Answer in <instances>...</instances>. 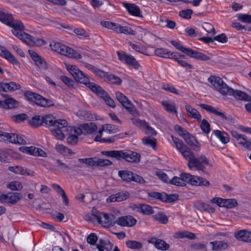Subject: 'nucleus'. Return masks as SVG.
Wrapping results in <instances>:
<instances>
[{
	"mask_svg": "<svg viewBox=\"0 0 251 251\" xmlns=\"http://www.w3.org/2000/svg\"><path fill=\"white\" fill-rule=\"evenodd\" d=\"M138 211L146 215H151L154 213L153 209L151 206L145 204H140L138 207Z\"/></svg>",
	"mask_w": 251,
	"mask_h": 251,
	"instance_id": "nucleus-37",
	"label": "nucleus"
},
{
	"mask_svg": "<svg viewBox=\"0 0 251 251\" xmlns=\"http://www.w3.org/2000/svg\"><path fill=\"white\" fill-rule=\"evenodd\" d=\"M173 54H175L176 55V57L180 61H182L183 63L182 64H180L178 62H177V63L180 65L182 67L185 68L186 70L187 69H193V66L187 62L186 61L181 59V58H184L185 55L184 54H180L176 52H173Z\"/></svg>",
	"mask_w": 251,
	"mask_h": 251,
	"instance_id": "nucleus-36",
	"label": "nucleus"
},
{
	"mask_svg": "<svg viewBox=\"0 0 251 251\" xmlns=\"http://www.w3.org/2000/svg\"><path fill=\"white\" fill-rule=\"evenodd\" d=\"M172 52H173L168 51V50L164 48H157L154 50L155 54L158 56L172 59L176 62H178L180 64L183 63V62L178 60V59L176 57V56L175 55V54H173Z\"/></svg>",
	"mask_w": 251,
	"mask_h": 251,
	"instance_id": "nucleus-20",
	"label": "nucleus"
},
{
	"mask_svg": "<svg viewBox=\"0 0 251 251\" xmlns=\"http://www.w3.org/2000/svg\"><path fill=\"white\" fill-rule=\"evenodd\" d=\"M185 108L190 117L197 119L199 122L201 121V116L197 109L192 108L189 104H186Z\"/></svg>",
	"mask_w": 251,
	"mask_h": 251,
	"instance_id": "nucleus-29",
	"label": "nucleus"
},
{
	"mask_svg": "<svg viewBox=\"0 0 251 251\" xmlns=\"http://www.w3.org/2000/svg\"><path fill=\"white\" fill-rule=\"evenodd\" d=\"M161 88L165 91L177 95L178 94L176 89L171 84L168 83H163L161 86Z\"/></svg>",
	"mask_w": 251,
	"mask_h": 251,
	"instance_id": "nucleus-56",
	"label": "nucleus"
},
{
	"mask_svg": "<svg viewBox=\"0 0 251 251\" xmlns=\"http://www.w3.org/2000/svg\"><path fill=\"white\" fill-rule=\"evenodd\" d=\"M238 205L237 201L234 199H224L223 202V206L226 208H232Z\"/></svg>",
	"mask_w": 251,
	"mask_h": 251,
	"instance_id": "nucleus-45",
	"label": "nucleus"
},
{
	"mask_svg": "<svg viewBox=\"0 0 251 251\" xmlns=\"http://www.w3.org/2000/svg\"><path fill=\"white\" fill-rule=\"evenodd\" d=\"M93 90L94 93L97 94L99 96L102 98L106 104L108 106L114 108L115 107V104L114 100L109 96L107 92L104 91L103 89L100 86L98 85L96 88Z\"/></svg>",
	"mask_w": 251,
	"mask_h": 251,
	"instance_id": "nucleus-17",
	"label": "nucleus"
},
{
	"mask_svg": "<svg viewBox=\"0 0 251 251\" xmlns=\"http://www.w3.org/2000/svg\"><path fill=\"white\" fill-rule=\"evenodd\" d=\"M116 223L122 226H132L136 224V220L132 216L128 215L119 217Z\"/></svg>",
	"mask_w": 251,
	"mask_h": 251,
	"instance_id": "nucleus-21",
	"label": "nucleus"
},
{
	"mask_svg": "<svg viewBox=\"0 0 251 251\" xmlns=\"http://www.w3.org/2000/svg\"><path fill=\"white\" fill-rule=\"evenodd\" d=\"M238 20L241 22L248 24H251V15L244 14H239L237 15Z\"/></svg>",
	"mask_w": 251,
	"mask_h": 251,
	"instance_id": "nucleus-60",
	"label": "nucleus"
},
{
	"mask_svg": "<svg viewBox=\"0 0 251 251\" xmlns=\"http://www.w3.org/2000/svg\"><path fill=\"white\" fill-rule=\"evenodd\" d=\"M96 166H106L112 164V161L108 159L96 158Z\"/></svg>",
	"mask_w": 251,
	"mask_h": 251,
	"instance_id": "nucleus-62",
	"label": "nucleus"
},
{
	"mask_svg": "<svg viewBox=\"0 0 251 251\" xmlns=\"http://www.w3.org/2000/svg\"><path fill=\"white\" fill-rule=\"evenodd\" d=\"M25 96L27 100L42 107H50L54 105V102L51 100L45 98L35 93L27 91L25 93Z\"/></svg>",
	"mask_w": 251,
	"mask_h": 251,
	"instance_id": "nucleus-9",
	"label": "nucleus"
},
{
	"mask_svg": "<svg viewBox=\"0 0 251 251\" xmlns=\"http://www.w3.org/2000/svg\"><path fill=\"white\" fill-rule=\"evenodd\" d=\"M56 150L60 153L64 155H73L75 153L70 149L65 147L63 145L58 144L55 146Z\"/></svg>",
	"mask_w": 251,
	"mask_h": 251,
	"instance_id": "nucleus-43",
	"label": "nucleus"
},
{
	"mask_svg": "<svg viewBox=\"0 0 251 251\" xmlns=\"http://www.w3.org/2000/svg\"><path fill=\"white\" fill-rule=\"evenodd\" d=\"M172 138L176 149L188 161L187 166L190 170L203 171L205 169L209 164V161L204 155L196 156L191 149L182 141L173 136Z\"/></svg>",
	"mask_w": 251,
	"mask_h": 251,
	"instance_id": "nucleus-2",
	"label": "nucleus"
},
{
	"mask_svg": "<svg viewBox=\"0 0 251 251\" xmlns=\"http://www.w3.org/2000/svg\"><path fill=\"white\" fill-rule=\"evenodd\" d=\"M115 195L116 196L117 201H125L128 199L129 197V194L126 191L119 192L116 193Z\"/></svg>",
	"mask_w": 251,
	"mask_h": 251,
	"instance_id": "nucleus-61",
	"label": "nucleus"
},
{
	"mask_svg": "<svg viewBox=\"0 0 251 251\" xmlns=\"http://www.w3.org/2000/svg\"><path fill=\"white\" fill-rule=\"evenodd\" d=\"M235 237L239 240L251 242V231L247 230H241L235 233Z\"/></svg>",
	"mask_w": 251,
	"mask_h": 251,
	"instance_id": "nucleus-27",
	"label": "nucleus"
},
{
	"mask_svg": "<svg viewBox=\"0 0 251 251\" xmlns=\"http://www.w3.org/2000/svg\"><path fill=\"white\" fill-rule=\"evenodd\" d=\"M183 138L187 144L193 147L194 151H200V144L196 140L194 136L187 133Z\"/></svg>",
	"mask_w": 251,
	"mask_h": 251,
	"instance_id": "nucleus-23",
	"label": "nucleus"
},
{
	"mask_svg": "<svg viewBox=\"0 0 251 251\" xmlns=\"http://www.w3.org/2000/svg\"><path fill=\"white\" fill-rule=\"evenodd\" d=\"M155 247L159 250L165 251L169 249L170 245L162 240L157 239L155 242Z\"/></svg>",
	"mask_w": 251,
	"mask_h": 251,
	"instance_id": "nucleus-48",
	"label": "nucleus"
},
{
	"mask_svg": "<svg viewBox=\"0 0 251 251\" xmlns=\"http://www.w3.org/2000/svg\"><path fill=\"white\" fill-rule=\"evenodd\" d=\"M36 65L39 68L42 70H46L48 69V65L46 62L40 57L38 59L34 61Z\"/></svg>",
	"mask_w": 251,
	"mask_h": 251,
	"instance_id": "nucleus-58",
	"label": "nucleus"
},
{
	"mask_svg": "<svg viewBox=\"0 0 251 251\" xmlns=\"http://www.w3.org/2000/svg\"><path fill=\"white\" fill-rule=\"evenodd\" d=\"M118 175L125 182L134 181L140 184H144L146 181L140 176L127 170H121L118 172Z\"/></svg>",
	"mask_w": 251,
	"mask_h": 251,
	"instance_id": "nucleus-12",
	"label": "nucleus"
},
{
	"mask_svg": "<svg viewBox=\"0 0 251 251\" xmlns=\"http://www.w3.org/2000/svg\"><path fill=\"white\" fill-rule=\"evenodd\" d=\"M172 45L175 47L178 50L185 53L190 57L194 58L200 61H207L210 59V57L201 52L197 51L191 49L186 48L181 45L179 42L175 40L171 42Z\"/></svg>",
	"mask_w": 251,
	"mask_h": 251,
	"instance_id": "nucleus-8",
	"label": "nucleus"
},
{
	"mask_svg": "<svg viewBox=\"0 0 251 251\" xmlns=\"http://www.w3.org/2000/svg\"><path fill=\"white\" fill-rule=\"evenodd\" d=\"M52 50L68 57L80 59L81 55L73 49L60 43L52 42L50 44Z\"/></svg>",
	"mask_w": 251,
	"mask_h": 251,
	"instance_id": "nucleus-7",
	"label": "nucleus"
},
{
	"mask_svg": "<svg viewBox=\"0 0 251 251\" xmlns=\"http://www.w3.org/2000/svg\"><path fill=\"white\" fill-rule=\"evenodd\" d=\"M214 135L224 144L227 143L229 141L228 134L223 131L216 130L214 131Z\"/></svg>",
	"mask_w": 251,
	"mask_h": 251,
	"instance_id": "nucleus-32",
	"label": "nucleus"
},
{
	"mask_svg": "<svg viewBox=\"0 0 251 251\" xmlns=\"http://www.w3.org/2000/svg\"><path fill=\"white\" fill-rule=\"evenodd\" d=\"M124 7L127 10L128 13L135 17H143L139 7L134 3L124 2Z\"/></svg>",
	"mask_w": 251,
	"mask_h": 251,
	"instance_id": "nucleus-22",
	"label": "nucleus"
},
{
	"mask_svg": "<svg viewBox=\"0 0 251 251\" xmlns=\"http://www.w3.org/2000/svg\"><path fill=\"white\" fill-rule=\"evenodd\" d=\"M161 104L167 112L169 113H175L176 114H177V111L176 105L174 103H169L167 101H162Z\"/></svg>",
	"mask_w": 251,
	"mask_h": 251,
	"instance_id": "nucleus-42",
	"label": "nucleus"
},
{
	"mask_svg": "<svg viewBox=\"0 0 251 251\" xmlns=\"http://www.w3.org/2000/svg\"><path fill=\"white\" fill-rule=\"evenodd\" d=\"M20 88V85L15 82H10L9 83L0 82V91H14Z\"/></svg>",
	"mask_w": 251,
	"mask_h": 251,
	"instance_id": "nucleus-24",
	"label": "nucleus"
},
{
	"mask_svg": "<svg viewBox=\"0 0 251 251\" xmlns=\"http://www.w3.org/2000/svg\"><path fill=\"white\" fill-rule=\"evenodd\" d=\"M8 170L10 171L13 172L14 173L17 175H21L23 176L27 175L30 176H34V172H30L29 170H28L22 166H10L8 167Z\"/></svg>",
	"mask_w": 251,
	"mask_h": 251,
	"instance_id": "nucleus-25",
	"label": "nucleus"
},
{
	"mask_svg": "<svg viewBox=\"0 0 251 251\" xmlns=\"http://www.w3.org/2000/svg\"><path fill=\"white\" fill-rule=\"evenodd\" d=\"M100 25L102 26L109 29L113 30L119 33L121 25L119 24L114 23L109 21H101Z\"/></svg>",
	"mask_w": 251,
	"mask_h": 251,
	"instance_id": "nucleus-30",
	"label": "nucleus"
},
{
	"mask_svg": "<svg viewBox=\"0 0 251 251\" xmlns=\"http://www.w3.org/2000/svg\"><path fill=\"white\" fill-rule=\"evenodd\" d=\"M180 176L181 177L183 182H184V186L186 185V183L194 186L208 187L210 185V183L208 181L201 176H192L187 173H182L180 174Z\"/></svg>",
	"mask_w": 251,
	"mask_h": 251,
	"instance_id": "nucleus-10",
	"label": "nucleus"
},
{
	"mask_svg": "<svg viewBox=\"0 0 251 251\" xmlns=\"http://www.w3.org/2000/svg\"><path fill=\"white\" fill-rule=\"evenodd\" d=\"M169 183L178 186H184V182H183L181 177L174 176L169 180Z\"/></svg>",
	"mask_w": 251,
	"mask_h": 251,
	"instance_id": "nucleus-59",
	"label": "nucleus"
},
{
	"mask_svg": "<svg viewBox=\"0 0 251 251\" xmlns=\"http://www.w3.org/2000/svg\"><path fill=\"white\" fill-rule=\"evenodd\" d=\"M29 124L34 126L38 127L42 125V116L35 115L29 120Z\"/></svg>",
	"mask_w": 251,
	"mask_h": 251,
	"instance_id": "nucleus-47",
	"label": "nucleus"
},
{
	"mask_svg": "<svg viewBox=\"0 0 251 251\" xmlns=\"http://www.w3.org/2000/svg\"><path fill=\"white\" fill-rule=\"evenodd\" d=\"M20 150L23 153L35 156L46 157V153L42 149L33 146L21 147Z\"/></svg>",
	"mask_w": 251,
	"mask_h": 251,
	"instance_id": "nucleus-16",
	"label": "nucleus"
},
{
	"mask_svg": "<svg viewBox=\"0 0 251 251\" xmlns=\"http://www.w3.org/2000/svg\"><path fill=\"white\" fill-rule=\"evenodd\" d=\"M212 245V249L213 250H222L226 249L228 247L227 243L223 241H213L210 243Z\"/></svg>",
	"mask_w": 251,
	"mask_h": 251,
	"instance_id": "nucleus-39",
	"label": "nucleus"
},
{
	"mask_svg": "<svg viewBox=\"0 0 251 251\" xmlns=\"http://www.w3.org/2000/svg\"><path fill=\"white\" fill-rule=\"evenodd\" d=\"M143 143L146 146H151L154 149L156 145V140L154 138L145 137L142 140Z\"/></svg>",
	"mask_w": 251,
	"mask_h": 251,
	"instance_id": "nucleus-51",
	"label": "nucleus"
},
{
	"mask_svg": "<svg viewBox=\"0 0 251 251\" xmlns=\"http://www.w3.org/2000/svg\"><path fill=\"white\" fill-rule=\"evenodd\" d=\"M149 197L164 202L165 197H166V193H159L156 192H151L148 193Z\"/></svg>",
	"mask_w": 251,
	"mask_h": 251,
	"instance_id": "nucleus-46",
	"label": "nucleus"
},
{
	"mask_svg": "<svg viewBox=\"0 0 251 251\" xmlns=\"http://www.w3.org/2000/svg\"><path fill=\"white\" fill-rule=\"evenodd\" d=\"M100 218L101 219L98 222L103 227L112 226L116 223L115 216L113 214L102 213Z\"/></svg>",
	"mask_w": 251,
	"mask_h": 251,
	"instance_id": "nucleus-18",
	"label": "nucleus"
},
{
	"mask_svg": "<svg viewBox=\"0 0 251 251\" xmlns=\"http://www.w3.org/2000/svg\"><path fill=\"white\" fill-rule=\"evenodd\" d=\"M99 243L101 246H102V248L107 251H110L112 248V244L108 240L100 239L99 241Z\"/></svg>",
	"mask_w": 251,
	"mask_h": 251,
	"instance_id": "nucleus-63",
	"label": "nucleus"
},
{
	"mask_svg": "<svg viewBox=\"0 0 251 251\" xmlns=\"http://www.w3.org/2000/svg\"><path fill=\"white\" fill-rule=\"evenodd\" d=\"M60 79L62 82L69 87H73L74 85V81L70 78L65 75H61Z\"/></svg>",
	"mask_w": 251,
	"mask_h": 251,
	"instance_id": "nucleus-64",
	"label": "nucleus"
},
{
	"mask_svg": "<svg viewBox=\"0 0 251 251\" xmlns=\"http://www.w3.org/2000/svg\"><path fill=\"white\" fill-rule=\"evenodd\" d=\"M0 138L5 141L11 143L18 144H25L26 141L22 136L15 133H8L0 131Z\"/></svg>",
	"mask_w": 251,
	"mask_h": 251,
	"instance_id": "nucleus-14",
	"label": "nucleus"
},
{
	"mask_svg": "<svg viewBox=\"0 0 251 251\" xmlns=\"http://www.w3.org/2000/svg\"><path fill=\"white\" fill-rule=\"evenodd\" d=\"M42 125L45 124L47 126H51L50 132L51 134L58 140L63 139V130L66 126H68V122L64 119L55 120L51 114H47L42 116Z\"/></svg>",
	"mask_w": 251,
	"mask_h": 251,
	"instance_id": "nucleus-4",
	"label": "nucleus"
},
{
	"mask_svg": "<svg viewBox=\"0 0 251 251\" xmlns=\"http://www.w3.org/2000/svg\"><path fill=\"white\" fill-rule=\"evenodd\" d=\"M197 209L201 211H207L208 212H213L214 209L208 204H205L202 202H197L195 204Z\"/></svg>",
	"mask_w": 251,
	"mask_h": 251,
	"instance_id": "nucleus-38",
	"label": "nucleus"
},
{
	"mask_svg": "<svg viewBox=\"0 0 251 251\" xmlns=\"http://www.w3.org/2000/svg\"><path fill=\"white\" fill-rule=\"evenodd\" d=\"M119 33H124L127 35H134L136 34V31L132 30L129 26L121 25Z\"/></svg>",
	"mask_w": 251,
	"mask_h": 251,
	"instance_id": "nucleus-53",
	"label": "nucleus"
},
{
	"mask_svg": "<svg viewBox=\"0 0 251 251\" xmlns=\"http://www.w3.org/2000/svg\"><path fill=\"white\" fill-rule=\"evenodd\" d=\"M175 237L177 238H188L189 239H194L196 238V235L194 233L188 231H178L175 233Z\"/></svg>",
	"mask_w": 251,
	"mask_h": 251,
	"instance_id": "nucleus-34",
	"label": "nucleus"
},
{
	"mask_svg": "<svg viewBox=\"0 0 251 251\" xmlns=\"http://www.w3.org/2000/svg\"><path fill=\"white\" fill-rule=\"evenodd\" d=\"M53 167H59V170L61 171H64L66 169H70L71 168L69 167L68 165L62 162L59 159H55L54 160V162L52 164Z\"/></svg>",
	"mask_w": 251,
	"mask_h": 251,
	"instance_id": "nucleus-52",
	"label": "nucleus"
},
{
	"mask_svg": "<svg viewBox=\"0 0 251 251\" xmlns=\"http://www.w3.org/2000/svg\"><path fill=\"white\" fill-rule=\"evenodd\" d=\"M119 131L118 127L114 125L105 124L102 126V129L99 130L98 134L95 137L94 141L101 143H113L114 139L113 138H101V136L103 131L109 134L115 133Z\"/></svg>",
	"mask_w": 251,
	"mask_h": 251,
	"instance_id": "nucleus-11",
	"label": "nucleus"
},
{
	"mask_svg": "<svg viewBox=\"0 0 251 251\" xmlns=\"http://www.w3.org/2000/svg\"><path fill=\"white\" fill-rule=\"evenodd\" d=\"M0 55L8 60L13 64L18 65L19 64L16 58L5 47L0 45Z\"/></svg>",
	"mask_w": 251,
	"mask_h": 251,
	"instance_id": "nucleus-26",
	"label": "nucleus"
},
{
	"mask_svg": "<svg viewBox=\"0 0 251 251\" xmlns=\"http://www.w3.org/2000/svg\"><path fill=\"white\" fill-rule=\"evenodd\" d=\"M102 155L107 157L121 160L124 159L129 162H139L140 161V154L131 151H104L101 152Z\"/></svg>",
	"mask_w": 251,
	"mask_h": 251,
	"instance_id": "nucleus-5",
	"label": "nucleus"
},
{
	"mask_svg": "<svg viewBox=\"0 0 251 251\" xmlns=\"http://www.w3.org/2000/svg\"><path fill=\"white\" fill-rule=\"evenodd\" d=\"M214 88L223 95L233 96L236 99L245 101H251V97L240 90H235L229 87L223 79L218 76H210L208 78Z\"/></svg>",
	"mask_w": 251,
	"mask_h": 251,
	"instance_id": "nucleus-3",
	"label": "nucleus"
},
{
	"mask_svg": "<svg viewBox=\"0 0 251 251\" xmlns=\"http://www.w3.org/2000/svg\"><path fill=\"white\" fill-rule=\"evenodd\" d=\"M200 106L206 110L207 111L213 113L217 116H218L221 117L223 119H225L226 120L229 121L231 123H234V119H233L231 116L228 115H226L224 113L218 111L216 108H214L213 106L206 104H201Z\"/></svg>",
	"mask_w": 251,
	"mask_h": 251,
	"instance_id": "nucleus-15",
	"label": "nucleus"
},
{
	"mask_svg": "<svg viewBox=\"0 0 251 251\" xmlns=\"http://www.w3.org/2000/svg\"><path fill=\"white\" fill-rule=\"evenodd\" d=\"M63 138L65 136L66 133H70L71 134L77 135V137L78 136H80L83 134V130H82V125H80L79 127L74 126H67L64 128H63Z\"/></svg>",
	"mask_w": 251,
	"mask_h": 251,
	"instance_id": "nucleus-28",
	"label": "nucleus"
},
{
	"mask_svg": "<svg viewBox=\"0 0 251 251\" xmlns=\"http://www.w3.org/2000/svg\"><path fill=\"white\" fill-rule=\"evenodd\" d=\"M1 106L5 109H12L18 106V102L13 98H7L2 101Z\"/></svg>",
	"mask_w": 251,
	"mask_h": 251,
	"instance_id": "nucleus-31",
	"label": "nucleus"
},
{
	"mask_svg": "<svg viewBox=\"0 0 251 251\" xmlns=\"http://www.w3.org/2000/svg\"><path fill=\"white\" fill-rule=\"evenodd\" d=\"M0 21L12 27L13 34L26 44L32 46H40L45 44V41L35 38L24 32L25 26L20 21L14 20L11 14L0 10Z\"/></svg>",
	"mask_w": 251,
	"mask_h": 251,
	"instance_id": "nucleus-1",
	"label": "nucleus"
},
{
	"mask_svg": "<svg viewBox=\"0 0 251 251\" xmlns=\"http://www.w3.org/2000/svg\"><path fill=\"white\" fill-rule=\"evenodd\" d=\"M105 81L111 84L117 85H120L122 83V80L119 77L108 73L106 76Z\"/></svg>",
	"mask_w": 251,
	"mask_h": 251,
	"instance_id": "nucleus-44",
	"label": "nucleus"
},
{
	"mask_svg": "<svg viewBox=\"0 0 251 251\" xmlns=\"http://www.w3.org/2000/svg\"><path fill=\"white\" fill-rule=\"evenodd\" d=\"M9 202L15 204L23 198V195L20 193H8Z\"/></svg>",
	"mask_w": 251,
	"mask_h": 251,
	"instance_id": "nucleus-41",
	"label": "nucleus"
},
{
	"mask_svg": "<svg viewBox=\"0 0 251 251\" xmlns=\"http://www.w3.org/2000/svg\"><path fill=\"white\" fill-rule=\"evenodd\" d=\"M126 246L132 250H139L142 248L143 244L135 240H128L126 243Z\"/></svg>",
	"mask_w": 251,
	"mask_h": 251,
	"instance_id": "nucleus-40",
	"label": "nucleus"
},
{
	"mask_svg": "<svg viewBox=\"0 0 251 251\" xmlns=\"http://www.w3.org/2000/svg\"><path fill=\"white\" fill-rule=\"evenodd\" d=\"M78 161L89 166H96V158H79Z\"/></svg>",
	"mask_w": 251,
	"mask_h": 251,
	"instance_id": "nucleus-55",
	"label": "nucleus"
},
{
	"mask_svg": "<svg viewBox=\"0 0 251 251\" xmlns=\"http://www.w3.org/2000/svg\"><path fill=\"white\" fill-rule=\"evenodd\" d=\"M201 128L203 133L208 134L210 131V125L206 119L201 121Z\"/></svg>",
	"mask_w": 251,
	"mask_h": 251,
	"instance_id": "nucleus-57",
	"label": "nucleus"
},
{
	"mask_svg": "<svg viewBox=\"0 0 251 251\" xmlns=\"http://www.w3.org/2000/svg\"><path fill=\"white\" fill-rule=\"evenodd\" d=\"M72 31L79 37H83L85 39H89V35L84 29L76 28L74 29H71Z\"/></svg>",
	"mask_w": 251,
	"mask_h": 251,
	"instance_id": "nucleus-49",
	"label": "nucleus"
},
{
	"mask_svg": "<svg viewBox=\"0 0 251 251\" xmlns=\"http://www.w3.org/2000/svg\"><path fill=\"white\" fill-rule=\"evenodd\" d=\"M117 53L119 59L126 63L127 65L132 67L136 70L139 69L140 67L139 62L131 55L127 54L125 52H121L120 51H118Z\"/></svg>",
	"mask_w": 251,
	"mask_h": 251,
	"instance_id": "nucleus-13",
	"label": "nucleus"
},
{
	"mask_svg": "<svg viewBox=\"0 0 251 251\" xmlns=\"http://www.w3.org/2000/svg\"><path fill=\"white\" fill-rule=\"evenodd\" d=\"M230 133L232 136L236 139L238 144L251 150V140L248 141L245 135L239 134L236 131L232 130Z\"/></svg>",
	"mask_w": 251,
	"mask_h": 251,
	"instance_id": "nucleus-19",
	"label": "nucleus"
},
{
	"mask_svg": "<svg viewBox=\"0 0 251 251\" xmlns=\"http://www.w3.org/2000/svg\"><path fill=\"white\" fill-rule=\"evenodd\" d=\"M22 184L18 181H12L7 185V188L11 190L19 191L23 189Z\"/></svg>",
	"mask_w": 251,
	"mask_h": 251,
	"instance_id": "nucleus-54",
	"label": "nucleus"
},
{
	"mask_svg": "<svg viewBox=\"0 0 251 251\" xmlns=\"http://www.w3.org/2000/svg\"><path fill=\"white\" fill-rule=\"evenodd\" d=\"M116 97L119 102L125 108L126 106L129 105L131 103L128 98L120 92L116 93Z\"/></svg>",
	"mask_w": 251,
	"mask_h": 251,
	"instance_id": "nucleus-35",
	"label": "nucleus"
},
{
	"mask_svg": "<svg viewBox=\"0 0 251 251\" xmlns=\"http://www.w3.org/2000/svg\"><path fill=\"white\" fill-rule=\"evenodd\" d=\"M68 70L77 82L83 84L89 87L92 91L98 85L94 83L90 82L88 76L75 66H70L68 68Z\"/></svg>",
	"mask_w": 251,
	"mask_h": 251,
	"instance_id": "nucleus-6",
	"label": "nucleus"
},
{
	"mask_svg": "<svg viewBox=\"0 0 251 251\" xmlns=\"http://www.w3.org/2000/svg\"><path fill=\"white\" fill-rule=\"evenodd\" d=\"M83 134H92L97 129V126L93 123L82 125Z\"/></svg>",
	"mask_w": 251,
	"mask_h": 251,
	"instance_id": "nucleus-33",
	"label": "nucleus"
},
{
	"mask_svg": "<svg viewBox=\"0 0 251 251\" xmlns=\"http://www.w3.org/2000/svg\"><path fill=\"white\" fill-rule=\"evenodd\" d=\"M68 135V137L67 138V142L69 145L75 146L76 145L78 142V138L77 135L70 133H66L65 135Z\"/></svg>",
	"mask_w": 251,
	"mask_h": 251,
	"instance_id": "nucleus-50",
	"label": "nucleus"
}]
</instances>
